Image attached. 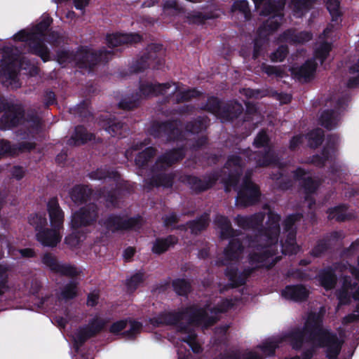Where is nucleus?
<instances>
[{
    "mask_svg": "<svg viewBox=\"0 0 359 359\" xmlns=\"http://www.w3.org/2000/svg\"><path fill=\"white\" fill-rule=\"evenodd\" d=\"M217 318L210 316L205 307L193 304L178 311H162L149 319L150 323L156 327L167 325L175 326L180 332H186L189 326L203 325L211 327L217 323Z\"/></svg>",
    "mask_w": 359,
    "mask_h": 359,
    "instance_id": "4",
    "label": "nucleus"
},
{
    "mask_svg": "<svg viewBox=\"0 0 359 359\" xmlns=\"http://www.w3.org/2000/svg\"><path fill=\"white\" fill-rule=\"evenodd\" d=\"M137 34L116 33L107 36V43L109 47H117L123 44H133L141 41Z\"/></svg>",
    "mask_w": 359,
    "mask_h": 359,
    "instance_id": "26",
    "label": "nucleus"
},
{
    "mask_svg": "<svg viewBox=\"0 0 359 359\" xmlns=\"http://www.w3.org/2000/svg\"><path fill=\"white\" fill-rule=\"evenodd\" d=\"M253 145L255 148L262 149V153H252L245 150L238 156L233 154L229 156L221 173L217 172L205 176L203 179L191 175L181 177V181L187 184L196 192H201L211 187L219 178L224 184L225 191L229 192L233 189L236 191V204L242 207L253 205L259 199L260 192L258 187L250 180L252 170H248L241 181V175L245 165L243 157L248 161H254L257 166L264 167L278 163V158L275 156L273 146L266 132L262 130L255 137Z\"/></svg>",
    "mask_w": 359,
    "mask_h": 359,
    "instance_id": "2",
    "label": "nucleus"
},
{
    "mask_svg": "<svg viewBox=\"0 0 359 359\" xmlns=\"http://www.w3.org/2000/svg\"><path fill=\"white\" fill-rule=\"evenodd\" d=\"M280 341H266L261 344L259 348L267 356L271 357L275 355L276 350L279 347Z\"/></svg>",
    "mask_w": 359,
    "mask_h": 359,
    "instance_id": "56",
    "label": "nucleus"
},
{
    "mask_svg": "<svg viewBox=\"0 0 359 359\" xmlns=\"http://www.w3.org/2000/svg\"><path fill=\"white\" fill-rule=\"evenodd\" d=\"M327 213L329 219H334L339 222L345 221L352 217V215L348 212V208L344 205L330 208Z\"/></svg>",
    "mask_w": 359,
    "mask_h": 359,
    "instance_id": "43",
    "label": "nucleus"
},
{
    "mask_svg": "<svg viewBox=\"0 0 359 359\" xmlns=\"http://www.w3.org/2000/svg\"><path fill=\"white\" fill-rule=\"evenodd\" d=\"M317 63L315 59L308 60L299 67H292V74L299 81H307L311 79L316 72Z\"/></svg>",
    "mask_w": 359,
    "mask_h": 359,
    "instance_id": "27",
    "label": "nucleus"
},
{
    "mask_svg": "<svg viewBox=\"0 0 359 359\" xmlns=\"http://www.w3.org/2000/svg\"><path fill=\"white\" fill-rule=\"evenodd\" d=\"M142 329V323L125 318L113 323L109 328V332L114 335H121L126 339L133 340L140 333Z\"/></svg>",
    "mask_w": 359,
    "mask_h": 359,
    "instance_id": "15",
    "label": "nucleus"
},
{
    "mask_svg": "<svg viewBox=\"0 0 359 359\" xmlns=\"http://www.w3.org/2000/svg\"><path fill=\"white\" fill-rule=\"evenodd\" d=\"M233 306V303L232 299L226 298L213 307H210L208 304L205 305L203 307L206 308L207 312L210 316H215L218 319L217 316L218 314L226 313L228 310L231 309ZM217 321L218 320H217Z\"/></svg>",
    "mask_w": 359,
    "mask_h": 359,
    "instance_id": "37",
    "label": "nucleus"
},
{
    "mask_svg": "<svg viewBox=\"0 0 359 359\" xmlns=\"http://www.w3.org/2000/svg\"><path fill=\"white\" fill-rule=\"evenodd\" d=\"M264 219V214L262 212L249 217L238 215L235 220L238 226L243 229L257 231L254 238H248L241 242L240 238H233L238 234L232 228L229 219L223 215L216 216L214 222L219 230L220 238H232L224 250V260L221 261L217 266H226L229 261L238 259L246 245L252 249L249 256V262L255 267L269 269L280 260L281 255L278 250L280 217L270 211L266 226L260 229Z\"/></svg>",
    "mask_w": 359,
    "mask_h": 359,
    "instance_id": "1",
    "label": "nucleus"
},
{
    "mask_svg": "<svg viewBox=\"0 0 359 359\" xmlns=\"http://www.w3.org/2000/svg\"><path fill=\"white\" fill-rule=\"evenodd\" d=\"M41 262L45 266L50 269H75L73 266L62 264L57 258L51 253H46L41 258Z\"/></svg>",
    "mask_w": 359,
    "mask_h": 359,
    "instance_id": "40",
    "label": "nucleus"
},
{
    "mask_svg": "<svg viewBox=\"0 0 359 359\" xmlns=\"http://www.w3.org/2000/svg\"><path fill=\"white\" fill-rule=\"evenodd\" d=\"M79 282L72 280L62 289L60 296L62 299L69 301L74 299L78 294Z\"/></svg>",
    "mask_w": 359,
    "mask_h": 359,
    "instance_id": "47",
    "label": "nucleus"
},
{
    "mask_svg": "<svg viewBox=\"0 0 359 359\" xmlns=\"http://www.w3.org/2000/svg\"><path fill=\"white\" fill-rule=\"evenodd\" d=\"M156 149L154 147H147L140 152L135 158V165L140 168H144L148 162L156 155Z\"/></svg>",
    "mask_w": 359,
    "mask_h": 359,
    "instance_id": "46",
    "label": "nucleus"
},
{
    "mask_svg": "<svg viewBox=\"0 0 359 359\" xmlns=\"http://www.w3.org/2000/svg\"><path fill=\"white\" fill-rule=\"evenodd\" d=\"M171 88L167 95H173L177 103L188 101L191 97L198 95V92L194 89L183 90L178 83H170Z\"/></svg>",
    "mask_w": 359,
    "mask_h": 359,
    "instance_id": "30",
    "label": "nucleus"
},
{
    "mask_svg": "<svg viewBox=\"0 0 359 359\" xmlns=\"http://www.w3.org/2000/svg\"><path fill=\"white\" fill-rule=\"evenodd\" d=\"M261 69L269 76H273L278 78H282L285 75L284 70L279 66H272L262 63L261 65Z\"/></svg>",
    "mask_w": 359,
    "mask_h": 359,
    "instance_id": "55",
    "label": "nucleus"
},
{
    "mask_svg": "<svg viewBox=\"0 0 359 359\" xmlns=\"http://www.w3.org/2000/svg\"><path fill=\"white\" fill-rule=\"evenodd\" d=\"M309 290L303 284L287 285L281 291V296L294 302H306L309 297Z\"/></svg>",
    "mask_w": 359,
    "mask_h": 359,
    "instance_id": "21",
    "label": "nucleus"
},
{
    "mask_svg": "<svg viewBox=\"0 0 359 359\" xmlns=\"http://www.w3.org/2000/svg\"><path fill=\"white\" fill-rule=\"evenodd\" d=\"M350 73L352 74H357V75L349 79L347 83L348 87H358L359 86V59L357 63L350 68Z\"/></svg>",
    "mask_w": 359,
    "mask_h": 359,
    "instance_id": "63",
    "label": "nucleus"
},
{
    "mask_svg": "<svg viewBox=\"0 0 359 359\" xmlns=\"http://www.w3.org/2000/svg\"><path fill=\"white\" fill-rule=\"evenodd\" d=\"M91 193V189L87 186L76 185L70 190L69 194L74 203L80 205L88 201Z\"/></svg>",
    "mask_w": 359,
    "mask_h": 359,
    "instance_id": "34",
    "label": "nucleus"
},
{
    "mask_svg": "<svg viewBox=\"0 0 359 359\" xmlns=\"http://www.w3.org/2000/svg\"><path fill=\"white\" fill-rule=\"evenodd\" d=\"M88 56L89 55L85 53V52H79L78 50L74 53V51L61 50L57 53V61L62 65H66L71 62L78 65V61H86L84 57Z\"/></svg>",
    "mask_w": 359,
    "mask_h": 359,
    "instance_id": "29",
    "label": "nucleus"
},
{
    "mask_svg": "<svg viewBox=\"0 0 359 359\" xmlns=\"http://www.w3.org/2000/svg\"><path fill=\"white\" fill-rule=\"evenodd\" d=\"M51 22V18L44 17L31 32H27L22 30L15 35V39L25 41L29 47V51L40 57L44 62L50 60V50L44 44L43 41L46 32Z\"/></svg>",
    "mask_w": 359,
    "mask_h": 359,
    "instance_id": "7",
    "label": "nucleus"
},
{
    "mask_svg": "<svg viewBox=\"0 0 359 359\" xmlns=\"http://www.w3.org/2000/svg\"><path fill=\"white\" fill-rule=\"evenodd\" d=\"M341 237V235L338 232H333L330 236L319 241L312 250L311 252V256L314 257H320L332 245L334 241Z\"/></svg>",
    "mask_w": 359,
    "mask_h": 359,
    "instance_id": "32",
    "label": "nucleus"
},
{
    "mask_svg": "<svg viewBox=\"0 0 359 359\" xmlns=\"http://www.w3.org/2000/svg\"><path fill=\"white\" fill-rule=\"evenodd\" d=\"M162 46L158 44H151L147 48V53L138 60L133 66V71L141 72L148 67L159 69L163 64L161 56Z\"/></svg>",
    "mask_w": 359,
    "mask_h": 359,
    "instance_id": "14",
    "label": "nucleus"
},
{
    "mask_svg": "<svg viewBox=\"0 0 359 359\" xmlns=\"http://www.w3.org/2000/svg\"><path fill=\"white\" fill-rule=\"evenodd\" d=\"M302 217L301 214L290 215L283 222V238L280 240L281 253L285 255L296 254L299 246L296 242L295 223Z\"/></svg>",
    "mask_w": 359,
    "mask_h": 359,
    "instance_id": "11",
    "label": "nucleus"
},
{
    "mask_svg": "<svg viewBox=\"0 0 359 359\" xmlns=\"http://www.w3.org/2000/svg\"><path fill=\"white\" fill-rule=\"evenodd\" d=\"M294 173V179L297 181H301V184L304 187L306 193L305 200L309 202V208H312L313 204L315 201L310 197L309 194L313 193L318 188V182L313 180L309 173L301 168H297Z\"/></svg>",
    "mask_w": 359,
    "mask_h": 359,
    "instance_id": "19",
    "label": "nucleus"
},
{
    "mask_svg": "<svg viewBox=\"0 0 359 359\" xmlns=\"http://www.w3.org/2000/svg\"><path fill=\"white\" fill-rule=\"evenodd\" d=\"M242 111L243 106L240 103L237 102L228 103L223 107L222 118L226 120H231L236 118Z\"/></svg>",
    "mask_w": 359,
    "mask_h": 359,
    "instance_id": "44",
    "label": "nucleus"
},
{
    "mask_svg": "<svg viewBox=\"0 0 359 359\" xmlns=\"http://www.w3.org/2000/svg\"><path fill=\"white\" fill-rule=\"evenodd\" d=\"M47 210L51 226L64 229L65 213L56 198H50L47 204Z\"/></svg>",
    "mask_w": 359,
    "mask_h": 359,
    "instance_id": "24",
    "label": "nucleus"
},
{
    "mask_svg": "<svg viewBox=\"0 0 359 359\" xmlns=\"http://www.w3.org/2000/svg\"><path fill=\"white\" fill-rule=\"evenodd\" d=\"M93 137V135L88 133L85 128L79 126L75 128L74 134L68 140L67 144L69 145L79 146L90 140Z\"/></svg>",
    "mask_w": 359,
    "mask_h": 359,
    "instance_id": "36",
    "label": "nucleus"
},
{
    "mask_svg": "<svg viewBox=\"0 0 359 359\" xmlns=\"http://www.w3.org/2000/svg\"><path fill=\"white\" fill-rule=\"evenodd\" d=\"M175 292L182 297H187L192 290L191 283L184 278H176L172 282Z\"/></svg>",
    "mask_w": 359,
    "mask_h": 359,
    "instance_id": "42",
    "label": "nucleus"
},
{
    "mask_svg": "<svg viewBox=\"0 0 359 359\" xmlns=\"http://www.w3.org/2000/svg\"><path fill=\"white\" fill-rule=\"evenodd\" d=\"M177 242L176 237L169 236L165 238H157L153 244L152 252L155 254H162L170 248L173 247Z\"/></svg>",
    "mask_w": 359,
    "mask_h": 359,
    "instance_id": "35",
    "label": "nucleus"
},
{
    "mask_svg": "<svg viewBox=\"0 0 359 359\" xmlns=\"http://www.w3.org/2000/svg\"><path fill=\"white\" fill-rule=\"evenodd\" d=\"M19 67L17 62H11L0 65V82L6 87L17 89L21 84L18 77Z\"/></svg>",
    "mask_w": 359,
    "mask_h": 359,
    "instance_id": "17",
    "label": "nucleus"
},
{
    "mask_svg": "<svg viewBox=\"0 0 359 359\" xmlns=\"http://www.w3.org/2000/svg\"><path fill=\"white\" fill-rule=\"evenodd\" d=\"M331 50V46L328 43H323L316 50L315 57L323 62L328 55Z\"/></svg>",
    "mask_w": 359,
    "mask_h": 359,
    "instance_id": "62",
    "label": "nucleus"
},
{
    "mask_svg": "<svg viewBox=\"0 0 359 359\" xmlns=\"http://www.w3.org/2000/svg\"><path fill=\"white\" fill-rule=\"evenodd\" d=\"M89 177L91 180H104L107 177L113 178L118 180L119 176L116 172L109 171L105 168H99L89 173Z\"/></svg>",
    "mask_w": 359,
    "mask_h": 359,
    "instance_id": "51",
    "label": "nucleus"
},
{
    "mask_svg": "<svg viewBox=\"0 0 359 359\" xmlns=\"http://www.w3.org/2000/svg\"><path fill=\"white\" fill-rule=\"evenodd\" d=\"M319 271L320 273L316 276L319 285L327 291L334 289L337 282V276L334 273L336 271Z\"/></svg>",
    "mask_w": 359,
    "mask_h": 359,
    "instance_id": "33",
    "label": "nucleus"
},
{
    "mask_svg": "<svg viewBox=\"0 0 359 359\" xmlns=\"http://www.w3.org/2000/svg\"><path fill=\"white\" fill-rule=\"evenodd\" d=\"M311 38L312 35L309 32H297L295 30L288 29L280 36V40L292 43H303Z\"/></svg>",
    "mask_w": 359,
    "mask_h": 359,
    "instance_id": "31",
    "label": "nucleus"
},
{
    "mask_svg": "<svg viewBox=\"0 0 359 359\" xmlns=\"http://www.w3.org/2000/svg\"><path fill=\"white\" fill-rule=\"evenodd\" d=\"M225 276L229 278V283L221 286L219 292L224 293L231 288H236L245 284L247 279L252 275L255 271H241L239 274L238 271H224Z\"/></svg>",
    "mask_w": 359,
    "mask_h": 359,
    "instance_id": "22",
    "label": "nucleus"
},
{
    "mask_svg": "<svg viewBox=\"0 0 359 359\" xmlns=\"http://www.w3.org/2000/svg\"><path fill=\"white\" fill-rule=\"evenodd\" d=\"M140 218H128L115 214L103 215L98 224L101 231L105 235L114 233L119 231L128 230L139 227Z\"/></svg>",
    "mask_w": 359,
    "mask_h": 359,
    "instance_id": "9",
    "label": "nucleus"
},
{
    "mask_svg": "<svg viewBox=\"0 0 359 359\" xmlns=\"http://www.w3.org/2000/svg\"><path fill=\"white\" fill-rule=\"evenodd\" d=\"M184 156L183 148L171 149L158 156L152 166L150 174L144 180V187L150 189L154 187H170L172 185V175L166 170Z\"/></svg>",
    "mask_w": 359,
    "mask_h": 359,
    "instance_id": "6",
    "label": "nucleus"
},
{
    "mask_svg": "<svg viewBox=\"0 0 359 359\" xmlns=\"http://www.w3.org/2000/svg\"><path fill=\"white\" fill-rule=\"evenodd\" d=\"M219 359H264L262 355L254 351L242 353L239 350H232L220 355Z\"/></svg>",
    "mask_w": 359,
    "mask_h": 359,
    "instance_id": "38",
    "label": "nucleus"
},
{
    "mask_svg": "<svg viewBox=\"0 0 359 359\" xmlns=\"http://www.w3.org/2000/svg\"><path fill=\"white\" fill-rule=\"evenodd\" d=\"M285 5L284 0L278 1H266L264 4V8L261 11V15H268L273 14L258 29V37L255 40L253 57L257 58L262 45V41L273 32L276 31L281 24L283 19L282 11Z\"/></svg>",
    "mask_w": 359,
    "mask_h": 359,
    "instance_id": "8",
    "label": "nucleus"
},
{
    "mask_svg": "<svg viewBox=\"0 0 359 359\" xmlns=\"http://www.w3.org/2000/svg\"><path fill=\"white\" fill-rule=\"evenodd\" d=\"M107 323L106 319L95 316L90 319L88 324L79 326L73 338L76 352H79L88 339L95 337L104 331Z\"/></svg>",
    "mask_w": 359,
    "mask_h": 359,
    "instance_id": "10",
    "label": "nucleus"
},
{
    "mask_svg": "<svg viewBox=\"0 0 359 359\" xmlns=\"http://www.w3.org/2000/svg\"><path fill=\"white\" fill-rule=\"evenodd\" d=\"M215 16L211 13L208 11H194L187 14V18L190 23L202 24L205 20L211 19Z\"/></svg>",
    "mask_w": 359,
    "mask_h": 359,
    "instance_id": "49",
    "label": "nucleus"
},
{
    "mask_svg": "<svg viewBox=\"0 0 359 359\" xmlns=\"http://www.w3.org/2000/svg\"><path fill=\"white\" fill-rule=\"evenodd\" d=\"M338 121V114L333 110H326L323 111L320 118V124L328 130H332L336 127Z\"/></svg>",
    "mask_w": 359,
    "mask_h": 359,
    "instance_id": "45",
    "label": "nucleus"
},
{
    "mask_svg": "<svg viewBox=\"0 0 359 359\" xmlns=\"http://www.w3.org/2000/svg\"><path fill=\"white\" fill-rule=\"evenodd\" d=\"M79 52H85L89 56L85 57L86 61H78L79 67L93 68L98 62H107L112 55V51L106 50H100L98 52L88 48H81Z\"/></svg>",
    "mask_w": 359,
    "mask_h": 359,
    "instance_id": "20",
    "label": "nucleus"
},
{
    "mask_svg": "<svg viewBox=\"0 0 359 359\" xmlns=\"http://www.w3.org/2000/svg\"><path fill=\"white\" fill-rule=\"evenodd\" d=\"M4 111L0 118L1 130L16 126L24 115V109L21 104L13 103L3 97H0V111Z\"/></svg>",
    "mask_w": 359,
    "mask_h": 359,
    "instance_id": "12",
    "label": "nucleus"
},
{
    "mask_svg": "<svg viewBox=\"0 0 359 359\" xmlns=\"http://www.w3.org/2000/svg\"><path fill=\"white\" fill-rule=\"evenodd\" d=\"M9 254L14 258H30L36 255L34 250L32 248L15 249L14 248H9Z\"/></svg>",
    "mask_w": 359,
    "mask_h": 359,
    "instance_id": "54",
    "label": "nucleus"
},
{
    "mask_svg": "<svg viewBox=\"0 0 359 359\" xmlns=\"http://www.w3.org/2000/svg\"><path fill=\"white\" fill-rule=\"evenodd\" d=\"M288 53L286 46H280L278 49L271 55V60L273 62L283 61Z\"/></svg>",
    "mask_w": 359,
    "mask_h": 359,
    "instance_id": "64",
    "label": "nucleus"
},
{
    "mask_svg": "<svg viewBox=\"0 0 359 359\" xmlns=\"http://www.w3.org/2000/svg\"><path fill=\"white\" fill-rule=\"evenodd\" d=\"M98 217V208L95 203H90L76 211L72 215L71 226L80 229L93 225Z\"/></svg>",
    "mask_w": 359,
    "mask_h": 359,
    "instance_id": "16",
    "label": "nucleus"
},
{
    "mask_svg": "<svg viewBox=\"0 0 359 359\" xmlns=\"http://www.w3.org/2000/svg\"><path fill=\"white\" fill-rule=\"evenodd\" d=\"M180 123L177 121L172 122H154L152 123L149 133L156 138H163L165 141H171L175 140H182L183 137L187 139L186 146L192 147L197 149L207 142L205 136H201L196 140V143H191L192 140H195L194 135L203 131L207 128L208 120L206 118H199L198 119L189 123L184 133L179 128Z\"/></svg>",
    "mask_w": 359,
    "mask_h": 359,
    "instance_id": "5",
    "label": "nucleus"
},
{
    "mask_svg": "<svg viewBox=\"0 0 359 359\" xmlns=\"http://www.w3.org/2000/svg\"><path fill=\"white\" fill-rule=\"evenodd\" d=\"M339 137L336 135H332L328 137V143L324 147L322 156L316 155L313 156L311 163L317 166H322L325 161L332 159L335 156L336 148L335 145L339 142Z\"/></svg>",
    "mask_w": 359,
    "mask_h": 359,
    "instance_id": "23",
    "label": "nucleus"
},
{
    "mask_svg": "<svg viewBox=\"0 0 359 359\" xmlns=\"http://www.w3.org/2000/svg\"><path fill=\"white\" fill-rule=\"evenodd\" d=\"M28 222L38 231L45 228L47 224L46 218L39 215H30L28 218Z\"/></svg>",
    "mask_w": 359,
    "mask_h": 359,
    "instance_id": "57",
    "label": "nucleus"
},
{
    "mask_svg": "<svg viewBox=\"0 0 359 359\" xmlns=\"http://www.w3.org/2000/svg\"><path fill=\"white\" fill-rule=\"evenodd\" d=\"M8 271H0V297L11 290Z\"/></svg>",
    "mask_w": 359,
    "mask_h": 359,
    "instance_id": "59",
    "label": "nucleus"
},
{
    "mask_svg": "<svg viewBox=\"0 0 359 359\" xmlns=\"http://www.w3.org/2000/svg\"><path fill=\"white\" fill-rule=\"evenodd\" d=\"M171 86L170 83H153L151 82L145 81L140 85V95L139 98L134 100L125 98L119 103V107L123 109H132L137 106L139 99L141 97H146L149 96H156L158 95H167L168 90L170 89Z\"/></svg>",
    "mask_w": 359,
    "mask_h": 359,
    "instance_id": "13",
    "label": "nucleus"
},
{
    "mask_svg": "<svg viewBox=\"0 0 359 359\" xmlns=\"http://www.w3.org/2000/svg\"><path fill=\"white\" fill-rule=\"evenodd\" d=\"M315 0H291L290 8L294 15L302 17L312 7Z\"/></svg>",
    "mask_w": 359,
    "mask_h": 359,
    "instance_id": "39",
    "label": "nucleus"
},
{
    "mask_svg": "<svg viewBox=\"0 0 359 359\" xmlns=\"http://www.w3.org/2000/svg\"><path fill=\"white\" fill-rule=\"evenodd\" d=\"M202 109L222 118L223 107L221 106L220 102L216 97L208 98L206 104Z\"/></svg>",
    "mask_w": 359,
    "mask_h": 359,
    "instance_id": "50",
    "label": "nucleus"
},
{
    "mask_svg": "<svg viewBox=\"0 0 359 359\" xmlns=\"http://www.w3.org/2000/svg\"><path fill=\"white\" fill-rule=\"evenodd\" d=\"M327 8L330 15H332V20H337L341 15L339 8V0H327Z\"/></svg>",
    "mask_w": 359,
    "mask_h": 359,
    "instance_id": "60",
    "label": "nucleus"
},
{
    "mask_svg": "<svg viewBox=\"0 0 359 359\" xmlns=\"http://www.w3.org/2000/svg\"><path fill=\"white\" fill-rule=\"evenodd\" d=\"M79 229H73V232L65 238V243L70 248L76 247L82 241L81 236L79 235Z\"/></svg>",
    "mask_w": 359,
    "mask_h": 359,
    "instance_id": "61",
    "label": "nucleus"
},
{
    "mask_svg": "<svg viewBox=\"0 0 359 359\" xmlns=\"http://www.w3.org/2000/svg\"><path fill=\"white\" fill-rule=\"evenodd\" d=\"M23 125L27 129L28 137H33L41 129L42 123L40 116L33 111H28L26 118L23 121Z\"/></svg>",
    "mask_w": 359,
    "mask_h": 359,
    "instance_id": "28",
    "label": "nucleus"
},
{
    "mask_svg": "<svg viewBox=\"0 0 359 359\" xmlns=\"http://www.w3.org/2000/svg\"><path fill=\"white\" fill-rule=\"evenodd\" d=\"M62 230L57 226L45 227L36 233V240L43 246L55 247L62 240Z\"/></svg>",
    "mask_w": 359,
    "mask_h": 359,
    "instance_id": "18",
    "label": "nucleus"
},
{
    "mask_svg": "<svg viewBox=\"0 0 359 359\" xmlns=\"http://www.w3.org/2000/svg\"><path fill=\"white\" fill-rule=\"evenodd\" d=\"M35 147V143L32 142H22L18 145H11L4 140H0V156L8 155L15 156L20 152L29 151Z\"/></svg>",
    "mask_w": 359,
    "mask_h": 359,
    "instance_id": "25",
    "label": "nucleus"
},
{
    "mask_svg": "<svg viewBox=\"0 0 359 359\" xmlns=\"http://www.w3.org/2000/svg\"><path fill=\"white\" fill-rule=\"evenodd\" d=\"M144 281V273L139 271L135 275L132 276L129 279L126 280V285L129 292H133L138 287V286Z\"/></svg>",
    "mask_w": 359,
    "mask_h": 359,
    "instance_id": "53",
    "label": "nucleus"
},
{
    "mask_svg": "<svg viewBox=\"0 0 359 359\" xmlns=\"http://www.w3.org/2000/svg\"><path fill=\"white\" fill-rule=\"evenodd\" d=\"M209 222V215L205 213L200 218L188 222L187 225L192 233L197 234L208 226Z\"/></svg>",
    "mask_w": 359,
    "mask_h": 359,
    "instance_id": "48",
    "label": "nucleus"
},
{
    "mask_svg": "<svg viewBox=\"0 0 359 359\" xmlns=\"http://www.w3.org/2000/svg\"><path fill=\"white\" fill-rule=\"evenodd\" d=\"M281 339L287 341L295 351L301 350L305 341L317 348H326L327 359H337L344 344L337 333L324 327L323 316L317 313H310L303 327L292 328L283 335Z\"/></svg>",
    "mask_w": 359,
    "mask_h": 359,
    "instance_id": "3",
    "label": "nucleus"
},
{
    "mask_svg": "<svg viewBox=\"0 0 359 359\" xmlns=\"http://www.w3.org/2000/svg\"><path fill=\"white\" fill-rule=\"evenodd\" d=\"M105 130L112 137L121 136L123 134V123L115 118H109L103 125Z\"/></svg>",
    "mask_w": 359,
    "mask_h": 359,
    "instance_id": "41",
    "label": "nucleus"
},
{
    "mask_svg": "<svg viewBox=\"0 0 359 359\" xmlns=\"http://www.w3.org/2000/svg\"><path fill=\"white\" fill-rule=\"evenodd\" d=\"M309 146L311 148H316L320 145L324 138V132L320 128H316L311 131L308 135Z\"/></svg>",
    "mask_w": 359,
    "mask_h": 359,
    "instance_id": "52",
    "label": "nucleus"
},
{
    "mask_svg": "<svg viewBox=\"0 0 359 359\" xmlns=\"http://www.w3.org/2000/svg\"><path fill=\"white\" fill-rule=\"evenodd\" d=\"M232 10L238 11L242 13L245 20L250 19V11L249 9L248 2L245 0H241L234 2L232 6Z\"/></svg>",
    "mask_w": 359,
    "mask_h": 359,
    "instance_id": "58",
    "label": "nucleus"
}]
</instances>
